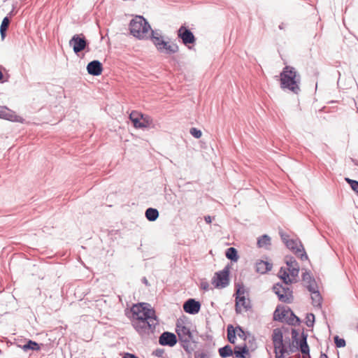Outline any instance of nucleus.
<instances>
[{"label":"nucleus","instance_id":"6ab92c4d","mask_svg":"<svg viewBox=\"0 0 358 358\" xmlns=\"http://www.w3.org/2000/svg\"><path fill=\"white\" fill-rule=\"evenodd\" d=\"M308 290L311 294V300L313 306L320 308L322 305V298L319 292L318 287H313L312 285H310L309 289Z\"/></svg>","mask_w":358,"mask_h":358},{"label":"nucleus","instance_id":"f8f14e48","mask_svg":"<svg viewBox=\"0 0 358 358\" xmlns=\"http://www.w3.org/2000/svg\"><path fill=\"white\" fill-rule=\"evenodd\" d=\"M176 336L171 332L164 331L159 338V343L163 346L173 347L177 343Z\"/></svg>","mask_w":358,"mask_h":358},{"label":"nucleus","instance_id":"49530a36","mask_svg":"<svg viewBox=\"0 0 358 358\" xmlns=\"http://www.w3.org/2000/svg\"><path fill=\"white\" fill-rule=\"evenodd\" d=\"M201 288L204 291H208L209 289V284L207 281H202L201 282Z\"/></svg>","mask_w":358,"mask_h":358},{"label":"nucleus","instance_id":"412c9836","mask_svg":"<svg viewBox=\"0 0 358 358\" xmlns=\"http://www.w3.org/2000/svg\"><path fill=\"white\" fill-rule=\"evenodd\" d=\"M273 292L278 296L280 301L285 303H289L287 295L285 294L286 291L285 287L280 283H277L273 287Z\"/></svg>","mask_w":358,"mask_h":358},{"label":"nucleus","instance_id":"0eeeda50","mask_svg":"<svg viewBox=\"0 0 358 358\" xmlns=\"http://www.w3.org/2000/svg\"><path fill=\"white\" fill-rule=\"evenodd\" d=\"M287 248L291 250L296 256L299 257L301 260L308 259V256L304 250L303 245L298 239H289L285 244Z\"/></svg>","mask_w":358,"mask_h":358},{"label":"nucleus","instance_id":"e433bc0d","mask_svg":"<svg viewBox=\"0 0 358 358\" xmlns=\"http://www.w3.org/2000/svg\"><path fill=\"white\" fill-rule=\"evenodd\" d=\"M345 180L350 185L352 190L355 191L358 195V181L350 179L348 178H346Z\"/></svg>","mask_w":358,"mask_h":358},{"label":"nucleus","instance_id":"de8ad7c7","mask_svg":"<svg viewBox=\"0 0 358 358\" xmlns=\"http://www.w3.org/2000/svg\"><path fill=\"white\" fill-rule=\"evenodd\" d=\"M154 36L160 37V36H162L161 34L160 31H159V30H152L151 31V37H154Z\"/></svg>","mask_w":358,"mask_h":358},{"label":"nucleus","instance_id":"bf43d9fd","mask_svg":"<svg viewBox=\"0 0 358 358\" xmlns=\"http://www.w3.org/2000/svg\"><path fill=\"white\" fill-rule=\"evenodd\" d=\"M239 331H241L242 333H243V331L242 330L241 327H238Z\"/></svg>","mask_w":358,"mask_h":358},{"label":"nucleus","instance_id":"aec40b11","mask_svg":"<svg viewBox=\"0 0 358 358\" xmlns=\"http://www.w3.org/2000/svg\"><path fill=\"white\" fill-rule=\"evenodd\" d=\"M307 337L308 335L306 334L304 332L301 334V338L300 339L299 342L298 343H296L298 346V348L300 350L301 353L303 354V357L305 358L306 356H308V358L310 357V348L307 343Z\"/></svg>","mask_w":358,"mask_h":358},{"label":"nucleus","instance_id":"5701e85b","mask_svg":"<svg viewBox=\"0 0 358 358\" xmlns=\"http://www.w3.org/2000/svg\"><path fill=\"white\" fill-rule=\"evenodd\" d=\"M140 117L143 118V115L139 114L136 111H132L129 115V119L133 122L136 128H145L147 125L140 121Z\"/></svg>","mask_w":358,"mask_h":358},{"label":"nucleus","instance_id":"13d9d810","mask_svg":"<svg viewBox=\"0 0 358 358\" xmlns=\"http://www.w3.org/2000/svg\"><path fill=\"white\" fill-rule=\"evenodd\" d=\"M279 28L280 29H283V24L282 23L281 24L279 25Z\"/></svg>","mask_w":358,"mask_h":358},{"label":"nucleus","instance_id":"c9c22d12","mask_svg":"<svg viewBox=\"0 0 358 358\" xmlns=\"http://www.w3.org/2000/svg\"><path fill=\"white\" fill-rule=\"evenodd\" d=\"M315 323V315L313 313H308L306 317V324L308 327H313Z\"/></svg>","mask_w":358,"mask_h":358},{"label":"nucleus","instance_id":"473e14b6","mask_svg":"<svg viewBox=\"0 0 358 358\" xmlns=\"http://www.w3.org/2000/svg\"><path fill=\"white\" fill-rule=\"evenodd\" d=\"M9 24L10 19L8 18V17H5L3 19L0 27V34L2 39H4V38L6 37V31L8 28Z\"/></svg>","mask_w":358,"mask_h":358},{"label":"nucleus","instance_id":"f03ea898","mask_svg":"<svg viewBox=\"0 0 358 358\" xmlns=\"http://www.w3.org/2000/svg\"><path fill=\"white\" fill-rule=\"evenodd\" d=\"M150 29L151 27L149 23L143 17L140 15L136 16L129 23L131 34L139 39L145 38Z\"/></svg>","mask_w":358,"mask_h":358},{"label":"nucleus","instance_id":"4c0bfd02","mask_svg":"<svg viewBox=\"0 0 358 358\" xmlns=\"http://www.w3.org/2000/svg\"><path fill=\"white\" fill-rule=\"evenodd\" d=\"M274 352L275 354V358H284V355L285 353L288 352L287 348H279L278 350L274 349Z\"/></svg>","mask_w":358,"mask_h":358},{"label":"nucleus","instance_id":"864d4df0","mask_svg":"<svg viewBox=\"0 0 358 358\" xmlns=\"http://www.w3.org/2000/svg\"><path fill=\"white\" fill-rule=\"evenodd\" d=\"M295 350H296V348H295V347H294V346H291V345H289V352L290 353H293V352H295Z\"/></svg>","mask_w":358,"mask_h":358},{"label":"nucleus","instance_id":"a19ab883","mask_svg":"<svg viewBox=\"0 0 358 358\" xmlns=\"http://www.w3.org/2000/svg\"><path fill=\"white\" fill-rule=\"evenodd\" d=\"M151 41H152V43L155 45L156 48H157L158 46H159L158 43H161L164 40L163 39V36H160V37L154 36V37H151Z\"/></svg>","mask_w":358,"mask_h":358},{"label":"nucleus","instance_id":"3c124183","mask_svg":"<svg viewBox=\"0 0 358 358\" xmlns=\"http://www.w3.org/2000/svg\"><path fill=\"white\" fill-rule=\"evenodd\" d=\"M196 357L197 358H208V356H207V355L206 353L201 352L199 355H196L195 358H196Z\"/></svg>","mask_w":358,"mask_h":358},{"label":"nucleus","instance_id":"39448f33","mask_svg":"<svg viewBox=\"0 0 358 358\" xmlns=\"http://www.w3.org/2000/svg\"><path fill=\"white\" fill-rule=\"evenodd\" d=\"M236 312L241 313L248 311L250 308V301L245 298L243 286L238 285L236 291Z\"/></svg>","mask_w":358,"mask_h":358},{"label":"nucleus","instance_id":"6e6552de","mask_svg":"<svg viewBox=\"0 0 358 358\" xmlns=\"http://www.w3.org/2000/svg\"><path fill=\"white\" fill-rule=\"evenodd\" d=\"M69 45L73 48L76 54L84 50L88 45V42L83 34H75L69 41Z\"/></svg>","mask_w":358,"mask_h":358},{"label":"nucleus","instance_id":"2f4dec72","mask_svg":"<svg viewBox=\"0 0 358 358\" xmlns=\"http://www.w3.org/2000/svg\"><path fill=\"white\" fill-rule=\"evenodd\" d=\"M227 259L233 262H237L238 259L237 250L233 247L229 248L225 253Z\"/></svg>","mask_w":358,"mask_h":358},{"label":"nucleus","instance_id":"dca6fc26","mask_svg":"<svg viewBox=\"0 0 358 358\" xmlns=\"http://www.w3.org/2000/svg\"><path fill=\"white\" fill-rule=\"evenodd\" d=\"M158 48H157V50L162 53H166V54H174L178 52L179 47L178 45L175 43H169L168 42H166L164 41L161 43H158Z\"/></svg>","mask_w":358,"mask_h":358},{"label":"nucleus","instance_id":"603ef678","mask_svg":"<svg viewBox=\"0 0 358 358\" xmlns=\"http://www.w3.org/2000/svg\"><path fill=\"white\" fill-rule=\"evenodd\" d=\"M204 220L206 223L210 224L212 222V218L210 215H206L204 217Z\"/></svg>","mask_w":358,"mask_h":358},{"label":"nucleus","instance_id":"a18cd8bd","mask_svg":"<svg viewBox=\"0 0 358 358\" xmlns=\"http://www.w3.org/2000/svg\"><path fill=\"white\" fill-rule=\"evenodd\" d=\"M279 234H280L282 241H283V243L285 244H286L287 241H288L289 240V236L287 234L284 233L282 231H280L279 232Z\"/></svg>","mask_w":358,"mask_h":358},{"label":"nucleus","instance_id":"37998d69","mask_svg":"<svg viewBox=\"0 0 358 358\" xmlns=\"http://www.w3.org/2000/svg\"><path fill=\"white\" fill-rule=\"evenodd\" d=\"M285 287V294L286 295H287V297L289 298V303L292 301V291L291 290V289L286 285V286H284Z\"/></svg>","mask_w":358,"mask_h":358},{"label":"nucleus","instance_id":"9d476101","mask_svg":"<svg viewBox=\"0 0 358 358\" xmlns=\"http://www.w3.org/2000/svg\"><path fill=\"white\" fill-rule=\"evenodd\" d=\"M0 119L20 123L24 122V120L22 117L17 115L15 112L6 106H0Z\"/></svg>","mask_w":358,"mask_h":358},{"label":"nucleus","instance_id":"5fc2aeb1","mask_svg":"<svg viewBox=\"0 0 358 358\" xmlns=\"http://www.w3.org/2000/svg\"><path fill=\"white\" fill-rule=\"evenodd\" d=\"M142 282L147 286L149 285L148 281L145 277H143L142 279Z\"/></svg>","mask_w":358,"mask_h":358},{"label":"nucleus","instance_id":"c85d7f7f","mask_svg":"<svg viewBox=\"0 0 358 358\" xmlns=\"http://www.w3.org/2000/svg\"><path fill=\"white\" fill-rule=\"evenodd\" d=\"M234 353L237 358H245V355L248 353V349L245 344L243 346H236L234 348Z\"/></svg>","mask_w":358,"mask_h":358},{"label":"nucleus","instance_id":"58836bf2","mask_svg":"<svg viewBox=\"0 0 358 358\" xmlns=\"http://www.w3.org/2000/svg\"><path fill=\"white\" fill-rule=\"evenodd\" d=\"M334 343L337 348H343L345 346V341L343 338H340L338 336L334 337Z\"/></svg>","mask_w":358,"mask_h":358},{"label":"nucleus","instance_id":"f3484780","mask_svg":"<svg viewBox=\"0 0 358 358\" xmlns=\"http://www.w3.org/2000/svg\"><path fill=\"white\" fill-rule=\"evenodd\" d=\"M272 341L274 349L278 350L279 348H287L283 343L282 332L280 329H275L272 334Z\"/></svg>","mask_w":358,"mask_h":358},{"label":"nucleus","instance_id":"c756f323","mask_svg":"<svg viewBox=\"0 0 358 358\" xmlns=\"http://www.w3.org/2000/svg\"><path fill=\"white\" fill-rule=\"evenodd\" d=\"M219 355L222 358H227L233 355V350L229 345H226L218 350Z\"/></svg>","mask_w":358,"mask_h":358},{"label":"nucleus","instance_id":"b1692460","mask_svg":"<svg viewBox=\"0 0 358 358\" xmlns=\"http://www.w3.org/2000/svg\"><path fill=\"white\" fill-rule=\"evenodd\" d=\"M257 246L259 248L268 250L271 244V240L269 236L264 234L257 238Z\"/></svg>","mask_w":358,"mask_h":358},{"label":"nucleus","instance_id":"ddd939ff","mask_svg":"<svg viewBox=\"0 0 358 358\" xmlns=\"http://www.w3.org/2000/svg\"><path fill=\"white\" fill-rule=\"evenodd\" d=\"M285 263L292 278H295L299 272V266L295 258L292 256L285 257Z\"/></svg>","mask_w":358,"mask_h":358},{"label":"nucleus","instance_id":"ea45409f","mask_svg":"<svg viewBox=\"0 0 358 358\" xmlns=\"http://www.w3.org/2000/svg\"><path fill=\"white\" fill-rule=\"evenodd\" d=\"M189 133L196 138H199L202 135L201 131L195 127L191 128L189 130Z\"/></svg>","mask_w":358,"mask_h":358},{"label":"nucleus","instance_id":"7c9ffc66","mask_svg":"<svg viewBox=\"0 0 358 358\" xmlns=\"http://www.w3.org/2000/svg\"><path fill=\"white\" fill-rule=\"evenodd\" d=\"M289 312L286 319V322L289 325H299L301 322L299 317L296 316L291 309Z\"/></svg>","mask_w":358,"mask_h":358},{"label":"nucleus","instance_id":"20e7f679","mask_svg":"<svg viewBox=\"0 0 358 358\" xmlns=\"http://www.w3.org/2000/svg\"><path fill=\"white\" fill-rule=\"evenodd\" d=\"M131 312L133 315V320H149L151 317L156 315L155 310L146 303L133 305Z\"/></svg>","mask_w":358,"mask_h":358},{"label":"nucleus","instance_id":"2eb2a0df","mask_svg":"<svg viewBox=\"0 0 358 358\" xmlns=\"http://www.w3.org/2000/svg\"><path fill=\"white\" fill-rule=\"evenodd\" d=\"M158 48H157V50L162 53H166V54H174L178 52L179 47L178 45L175 43H169L168 42H166L164 41L161 43H158Z\"/></svg>","mask_w":358,"mask_h":358},{"label":"nucleus","instance_id":"8fccbe9b","mask_svg":"<svg viewBox=\"0 0 358 358\" xmlns=\"http://www.w3.org/2000/svg\"><path fill=\"white\" fill-rule=\"evenodd\" d=\"M189 345V342L181 343V345L185 351H188Z\"/></svg>","mask_w":358,"mask_h":358},{"label":"nucleus","instance_id":"393cba45","mask_svg":"<svg viewBox=\"0 0 358 358\" xmlns=\"http://www.w3.org/2000/svg\"><path fill=\"white\" fill-rule=\"evenodd\" d=\"M272 268V264L268 262L261 260L256 264V271L264 274L267 271H271Z\"/></svg>","mask_w":358,"mask_h":358},{"label":"nucleus","instance_id":"4468645a","mask_svg":"<svg viewBox=\"0 0 358 358\" xmlns=\"http://www.w3.org/2000/svg\"><path fill=\"white\" fill-rule=\"evenodd\" d=\"M201 303L194 299H189L183 304L185 312L189 314L194 315L199 312Z\"/></svg>","mask_w":358,"mask_h":358},{"label":"nucleus","instance_id":"cd10ccee","mask_svg":"<svg viewBox=\"0 0 358 358\" xmlns=\"http://www.w3.org/2000/svg\"><path fill=\"white\" fill-rule=\"evenodd\" d=\"M289 273H288L285 269L282 268H280L279 272V277L282 280L283 282L288 285L292 284L295 281V278L289 277Z\"/></svg>","mask_w":358,"mask_h":358},{"label":"nucleus","instance_id":"423d86ee","mask_svg":"<svg viewBox=\"0 0 358 358\" xmlns=\"http://www.w3.org/2000/svg\"><path fill=\"white\" fill-rule=\"evenodd\" d=\"M212 284L216 288H224L229 284V267L225 266L223 270L217 272L212 280Z\"/></svg>","mask_w":358,"mask_h":358},{"label":"nucleus","instance_id":"a878e982","mask_svg":"<svg viewBox=\"0 0 358 358\" xmlns=\"http://www.w3.org/2000/svg\"><path fill=\"white\" fill-rule=\"evenodd\" d=\"M302 280L307 289H309L310 285H312L313 287H317L315 280L311 276L310 273L308 271H306L303 273Z\"/></svg>","mask_w":358,"mask_h":358},{"label":"nucleus","instance_id":"6e6d98bb","mask_svg":"<svg viewBox=\"0 0 358 358\" xmlns=\"http://www.w3.org/2000/svg\"><path fill=\"white\" fill-rule=\"evenodd\" d=\"M320 358H328V356L323 352H321Z\"/></svg>","mask_w":358,"mask_h":358},{"label":"nucleus","instance_id":"052dcab7","mask_svg":"<svg viewBox=\"0 0 358 358\" xmlns=\"http://www.w3.org/2000/svg\"><path fill=\"white\" fill-rule=\"evenodd\" d=\"M197 358V357H196Z\"/></svg>","mask_w":358,"mask_h":358},{"label":"nucleus","instance_id":"72a5a7b5","mask_svg":"<svg viewBox=\"0 0 358 358\" xmlns=\"http://www.w3.org/2000/svg\"><path fill=\"white\" fill-rule=\"evenodd\" d=\"M227 338L229 343L234 344L236 342V331L234 327L230 324L227 327Z\"/></svg>","mask_w":358,"mask_h":358},{"label":"nucleus","instance_id":"4be33fe9","mask_svg":"<svg viewBox=\"0 0 358 358\" xmlns=\"http://www.w3.org/2000/svg\"><path fill=\"white\" fill-rule=\"evenodd\" d=\"M290 310V308L285 309L284 307L280 308V306H278L274 313H273V320L275 321L280 322H286V319L288 316V314Z\"/></svg>","mask_w":358,"mask_h":358},{"label":"nucleus","instance_id":"f257e3e1","mask_svg":"<svg viewBox=\"0 0 358 358\" xmlns=\"http://www.w3.org/2000/svg\"><path fill=\"white\" fill-rule=\"evenodd\" d=\"M280 76L282 89L289 90L295 94L300 92L301 76L295 68L291 66H285Z\"/></svg>","mask_w":358,"mask_h":358},{"label":"nucleus","instance_id":"79ce46f5","mask_svg":"<svg viewBox=\"0 0 358 358\" xmlns=\"http://www.w3.org/2000/svg\"><path fill=\"white\" fill-rule=\"evenodd\" d=\"M299 332L297 330L293 329L292 330V338L293 340V342L298 343L299 342L300 339H299Z\"/></svg>","mask_w":358,"mask_h":358},{"label":"nucleus","instance_id":"1a4fd4ad","mask_svg":"<svg viewBox=\"0 0 358 358\" xmlns=\"http://www.w3.org/2000/svg\"><path fill=\"white\" fill-rule=\"evenodd\" d=\"M178 37L182 40L185 45L193 44L196 41V38L191 30L185 26H181L178 30Z\"/></svg>","mask_w":358,"mask_h":358},{"label":"nucleus","instance_id":"09e8293b","mask_svg":"<svg viewBox=\"0 0 358 358\" xmlns=\"http://www.w3.org/2000/svg\"><path fill=\"white\" fill-rule=\"evenodd\" d=\"M123 358H138L136 355L134 354L127 352L124 354Z\"/></svg>","mask_w":358,"mask_h":358},{"label":"nucleus","instance_id":"bb28decb","mask_svg":"<svg viewBox=\"0 0 358 358\" xmlns=\"http://www.w3.org/2000/svg\"><path fill=\"white\" fill-rule=\"evenodd\" d=\"M145 217L150 222L155 221L159 217V211L156 208H148L145 213Z\"/></svg>","mask_w":358,"mask_h":358},{"label":"nucleus","instance_id":"a211bd4d","mask_svg":"<svg viewBox=\"0 0 358 358\" xmlns=\"http://www.w3.org/2000/svg\"><path fill=\"white\" fill-rule=\"evenodd\" d=\"M87 70L90 75L94 76H99L103 71L102 64L99 60H93L88 63Z\"/></svg>","mask_w":358,"mask_h":358},{"label":"nucleus","instance_id":"4d7b16f0","mask_svg":"<svg viewBox=\"0 0 358 358\" xmlns=\"http://www.w3.org/2000/svg\"><path fill=\"white\" fill-rule=\"evenodd\" d=\"M3 78V73L2 72L0 71V80L2 79Z\"/></svg>","mask_w":358,"mask_h":358},{"label":"nucleus","instance_id":"f704fd0d","mask_svg":"<svg viewBox=\"0 0 358 358\" xmlns=\"http://www.w3.org/2000/svg\"><path fill=\"white\" fill-rule=\"evenodd\" d=\"M40 349L39 345L33 341L29 340L25 345L23 346V350L27 351L28 350H38Z\"/></svg>","mask_w":358,"mask_h":358},{"label":"nucleus","instance_id":"7ed1b4c3","mask_svg":"<svg viewBox=\"0 0 358 358\" xmlns=\"http://www.w3.org/2000/svg\"><path fill=\"white\" fill-rule=\"evenodd\" d=\"M158 324L157 316H152L149 320H133L132 325L136 331L141 335L153 333L155 327Z\"/></svg>","mask_w":358,"mask_h":358},{"label":"nucleus","instance_id":"9b49d317","mask_svg":"<svg viewBox=\"0 0 358 358\" xmlns=\"http://www.w3.org/2000/svg\"><path fill=\"white\" fill-rule=\"evenodd\" d=\"M176 333L178 336L180 343L190 342L192 338V334L189 328L182 324L176 325Z\"/></svg>","mask_w":358,"mask_h":358},{"label":"nucleus","instance_id":"c03bdc74","mask_svg":"<svg viewBox=\"0 0 358 358\" xmlns=\"http://www.w3.org/2000/svg\"><path fill=\"white\" fill-rule=\"evenodd\" d=\"M164 353V349L157 348L153 352L152 355L157 357H162Z\"/></svg>","mask_w":358,"mask_h":358}]
</instances>
